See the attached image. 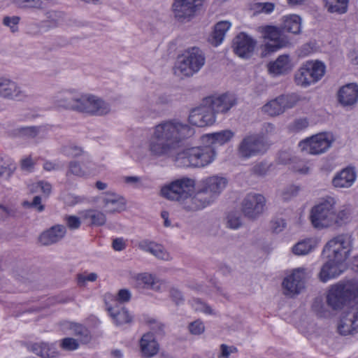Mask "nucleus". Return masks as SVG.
Wrapping results in <instances>:
<instances>
[{
  "instance_id": "nucleus-1",
  "label": "nucleus",
  "mask_w": 358,
  "mask_h": 358,
  "mask_svg": "<svg viewBox=\"0 0 358 358\" xmlns=\"http://www.w3.org/2000/svg\"><path fill=\"white\" fill-rule=\"evenodd\" d=\"M194 134V128L178 119L164 120L153 127L147 150L155 158H175L180 143Z\"/></svg>"
},
{
  "instance_id": "nucleus-2",
  "label": "nucleus",
  "mask_w": 358,
  "mask_h": 358,
  "mask_svg": "<svg viewBox=\"0 0 358 358\" xmlns=\"http://www.w3.org/2000/svg\"><path fill=\"white\" fill-rule=\"evenodd\" d=\"M358 284L352 282L338 283L332 285L327 295V304L334 310H340L345 307L341 317L338 331L343 336L358 333Z\"/></svg>"
},
{
  "instance_id": "nucleus-3",
  "label": "nucleus",
  "mask_w": 358,
  "mask_h": 358,
  "mask_svg": "<svg viewBox=\"0 0 358 358\" xmlns=\"http://www.w3.org/2000/svg\"><path fill=\"white\" fill-rule=\"evenodd\" d=\"M348 218L346 210L336 212L334 198L329 196L315 205L310 214L313 226L317 229L327 228L334 225L341 226Z\"/></svg>"
},
{
  "instance_id": "nucleus-4",
  "label": "nucleus",
  "mask_w": 358,
  "mask_h": 358,
  "mask_svg": "<svg viewBox=\"0 0 358 358\" xmlns=\"http://www.w3.org/2000/svg\"><path fill=\"white\" fill-rule=\"evenodd\" d=\"M227 183L226 178L218 176L202 179L198 185L196 193L192 199L191 205L187 208L199 210L210 205L220 195Z\"/></svg>"
},
{
  "instance_id": "nucleus-5",
  "label": "nucleus",
  "mask_w": 358,
  "mask_h": 358,
  "mask_svg": "<svg viewBox=\"0 0 358 358\" xmlns=\"http://www.w3.org/2000/svg\"><path fill=\"white\" fill-rule=\"evenodd\" d=\"M216 156L214 147L210 145L186 148L175 156V163L180 167H204L212 163Z\"/></svg>"
},
{
  "instance_id": "nucleus-6",
  "label": "nucleus",
  "mask_w": 358,
  "mask_h": 358,
  "mask_svg": "<svg viewBox=\"0 0 358 358\" xmlns=\"http://www.w3.org/2000/svg\"><path fill=\"white\" fill-rule=\"evenodd\" d=\"M194 186V181L188 178L176 180L161 189V195L172 201H177L183 204V208L187 211H196L187 208L192 203V192Z\"/></svg>"
},
{
  "instance_id": "nucleus-7",
  "label": "nucleus",
  "mask_w": 358,
  "mask_h": 358,
  "mask_svg": "<svg viewBox=\"0 0 358 358\" xmlns=\"http://www.w3.org/2000/svg\"><path fill=\"white\" fill-rule=\"evenodd\" d=\"M259 31L264 39L268 40L261 46V57H266L290 44L288 37L282 34L281 27L272 25L260 27Z\"/></svg>"
},
{
  "instance_id": "nucleus-8",
  "label": "nucleus",
  "mask_w": 358,
  "mask_h": 358,
  "mask_svg": "<svg viewBox=\"0 0 358 358\" xmlns=\"http://www.w3.org/2000/svg\"><path fill=\"white\" fill-rule=\"evenodd\" d=\"M352 237L350 234H339L325 245L322 254L327 258H334L338 262H344L351 250Z\"/></svg>"
},
{
  "instance_id": "nucleus-9",
  "label": "nucleus",
  "mask_w": 358,
  "mask_h": 358,
  "mask_svg": "<svg viewBox=\"0 0 358 358\" xmlns=\"http://www.w3.org/2000/svg\"><path fill=\"white\" fill-rule=\"evenodd\" d=\"M206 57L197 47L187 48L179 57L177 70L185 76H192L204 65Z\"/></svg>"
},
{
  "instance_id": "nucleus-10",
  "label": "nucleus",
  "mask_w": 358,
  "mask_h": 358,
  "mask_svg": "<svg viewBox=\"0 0 358 358\" xmlns=\"http://www.w3.org/2000/svg\"><path fill=\"white\" fill-rule=\"evenodd\" d=\"M267 150V145L264 138L258 134H252L245 136L236 148V155L242 160L264 155Z\"/></svg>"
},
{
  "instance_id": "nucleus-11",
  "label": "nucleus",
  "mask_w": 358,
  "mask_h": 358,
  "mask_svg": "<svg viewBox=\"0 0 358 358\" xmlns=\"http://www.w3.org/2000/svg\"><path fill=\"white\" fill-rule=\"evenodd\" d=\"M301 100V96L296 93L281 94L264 104L262 111L271 117L278 116L294 108Z\"/></svg>"
},
{
  "instance_id": "nucleus-12",
  "label": "nucleus",
  "mask_w": 358,
  "mask_h": 358,
  "mask_svg": "<svg viewBox=\"0 0 358 358\" xmlns=\"http://www.w3.org/2000/svg\"><path fill=\"white\" fill-rule=\"evenodd\" d=\"M331 141L326 133H321L301 141L299 146L301 151L310 155H320L327 151Z\"/></svg>"
},
{
  "instance_id": "nucleus-13",
  "label": "nucleus",
  "mask_w": 358,
  "mask_h": 358,
  "mask_svg": "<svg viewBox=\"0 0 358 358\" xmlns=\"http://www.w3.org/2000/svg\"><path fill=\"white\" fill-rule=\"evenodd\" d=\"M265 197L260 194H248L242 201V211L245 216L255 219L264 211Z\"/></svg>"
},
{
  "instance_id": "nucleus-14",
  "label": "nucleus",
  "mask_w": 358,
  "mask_h": 358,
  "mask_svg": "<svg viewBox=\"0 0 358 358\" xmlns=\"http://www.w3.org/2000/svg\"><path fill=\"white\" fill-rule=\"evenodd\" d=\"M203 103L208 106L215 114L226 113L236 103V98L231 94H223L220 96H211L205 98Z\"/></svg>"
},
{
  "instance_id": "nucleus-15",
  "label": "nucleus",
  "mask_w": 358,
  "mask_h": 358,
  "mask_svg": "<svg viewBox=\"0 0 358 358\" xmlns=\"http://www.w3.org/2000/svg\"><path fill=\"white\" fill-rule=\"evenodd\" d=\"M203 0H174L172 5L174 17L178 21H189Z\"/></svg>"
},
{
  "instance_id": "nucleus-16",
  "label": "nucleus",
  "mask_w": 358,
  "mask_h": 358,
  "mask_svg": "<svg viewBox=\"0 0 358 358\" xmlns=\"http://www.w3.org/2000/svg\"><path fill=\"white\" fill-rule=\"evenodd\" d=\"M306 279V273L304 268L294 269L292 274L286 277L282 282L285 294L286 295L299 294L305 287Z\"/></svg>"
},
{
  "instance_id": "nucleus-17",
  "label": "nucleus",
  "mask_w": 358,
  "mask_h": 358,
  "mask_svg": "<svg viewBox=\"0 0 358 358\" xmlns=\"http://www.w3.org/2000/svg\"><path fill=\"white\" fill-rule=\"evenodd\" d=\"M0 97L14 101H22L27 97L25 92L14 80L0 76Z\"/></svg>"
},
{
  "instance_id": "nucleus-18",
  "label": "nucleus",
  "mask_w": 358,
  "mask_h": 358,
  "mask_svg": "<svg viewBox=\"0 0 358 358\" xmlns=\"http://www.w3.org/2000/svg\"><path fill=\"white\" fill-rule=\"evenodd\" d=\"M256 45V40L245 33L241 32L233 39L232 48L238 57L249 58L252 55Z\"/></svg>"
},
{
  "instance_id": "nucleus-19",
  "label": "nucleus",
  "mask_w": 358,
  "mask_h": 358,
  "mask_svg": "<svg viewBox=\"0 0 358 358\" xmlns=\"http://www.w3.org/2000/svg\"><path fill=\"white\" fill-rule=\"evenodd\" d=\"M202 106L193 109L189 115V122L199 127L212 125L215 122V114L208 106L202 103Z\"/></svg>"
},
{
  "instance_id": "nucleus-20",
  "label": "nucleus",
  "mask_w": 358,
  "mask_h": 358,
  "mask_svg": "<svg viewBox=\"0 0 358 358\" xmlns=\"http://www.w3.org/2000/svg\"><path fill=\"white\" fill-rule=\"evenodd\" d=\"M78 94L74 90H64L57 92L52 99L54 107L74 111Z\"/></svg>"
},
{
  "instance_id": "nucleus-21",
  "label": "nucleus",
  "mask_w": 358,
  "mask_h": 358,
  "mask_svg": "<svg viewBox=\"0 0 358 358\" xmlns=\"http://www.w3.org/2000/svg\"><path fill=\"white\" fill-rule=\"evenodd\" d=\"M106 308L116 326L119 327L132 323L134 316L126 307L117 302H115V304L106 303Z\"/></svg>"
},
{
  "instance_id": "nucleus-22",
  "label": "nucleus",
  "mask_w": 358,
  "mask_h": 358,
  "mask_svg": "<svg viewBox=\"0 0 358 358\" xmlns=\"http://www.w3.org/2000/svg\"><path fill=\"white\" fill-rule=\"evenodd\" d=\"M337 99L343 107H354L358 101V85L348 83L340 87Z\"/></svg>"
},
{
  "instance_id": "nucleus-23",
  "label": "nucleus",
  "mask_w": 358,
  "mask_h": 358,
  "mask_svg": "<svg viewBox=\"0 0 358 358\" xmlns=\"http://www.w3.org/2000/svg\"><path fill=\"white\" fill-rule=\"evenodd\" d=\"M102 208L108 214L120 213L125 208V201L120 195L111 192L103 193L101 198Z\"/></svg>"
},
{
  "instance_id": "nucleus-24",
  "label": "nucleus",
  "mask_w": 358,
  "mask_h": 358,
  "mask_svg": "<svg viewBox=\"0 0 358 358\" xmlns=\"http://www.w3.org/2000/svg\"><path fill=\"white\" fill-rule=\"evenodd\" d=\"M140 352L143 358H150L156 355L159 350V345L156 341L153 333L148 332L144 334L140 341Z\"/></svg>"
},
{
  "instance_id": "nucleus-25",
  "label": "nucleus",
  "mask_w": 358,
  "mask_h": 358,
  "mask_svg": "<svg viewBox=\"0 0 358 358\" xmlns=\"http://www.w3.org/2000/svg\"><path fill=\"white\" fill-rule=\"evenodd\" d=\"M327 259L328 261L323 265L320 273V278L324 282L340 275L343 271V262H338L334 258Z\"/></svg>"
},
{
  "instance_id": "nucleus-26",
  "label": "nucleus",
  "mask_w": 358,
  "mask_h": 358,
  "mask_svg": "<svg viewBox=\"0 0 358 358\" xmlns=\"http://www.w3.org/2000/svg\"><path fill=\"white\" fill-rule=\"evenodd\" d=\"M357 175L354 167H347L336 173L332 180L335 187L348 188L355 181Z\"/></svg>"
},
{
  "instance_id": "nucleus-27",
  "label": "nucleus",
  "mask_w": 358,
  "mask_h": 358,
  "mask_svg": "<svg viewBox=\"0 0 358 358\" xmlns=\"http://www.w3.org/2000/svg\"><path fill=\"white\" fill-rule=\"evenodd\" d=\"M66 232V229L64 225L57 224L43 232L39 241L44 245H50L59 241L65 236Z\"/></svg>"
},
{
  "instance_id": "nucleus-28",
  "label": "nucleus",
  "mask_w": 358,
  "mask_h": 358,
  "mask_svg": "<svg viewBox=\"0 0 358 358\" xmlns=\"http://www.w3.org/2000/svg\"><path fill=\"white\" fill-rule=\"evenodd\" d=\"M138 246L142 250L150 252L159 259L165 261L171 259L170 254L164 248L155 242L143 240L139 243Z\"/></svg>"
},
{
  "instance_id": "nucleus-29",
  "label": "nucleus",
  "mask_w": 358,
  "mask_h": 358,
  "mask_svg": "<svg viewBox=\"0 0 358 358\" xmlns=\"http://www.w3.org/2000/svg\"><path fill=\"white\" fill-rule=\"evenodd\" d=\"M291 63L287 55H280L274 62L268 64V72L274 76L286 74L291 70Z\"/></svg>"
},
{
  "instance_id": "nucleus-30",
  "label": "nucleus",
  "mask_w": 358,
  "mask_h": 358,
  "mask_svg": "<svg viewBox=\"0 0 358 358\" xmlns=\"http://www.w3.org/2000/svg\"><path fill=\"white\" fill-rule=\"evenodd\" d=\"M234 136V132L229 129L208 134L202 136L203 142L208 143L213 147L214 144L223 145Z\"/></svg>"
},
{
  "instance_id": "nucleus-31",
  "label": "nucleus",
  "mask_w": 358,
  "mask_h": 358,
  "mask_svg": "<svg viewBox=\"0 0 358 358\" xmlns=\"http://www.w3.org/2000/svg\"><path fill=\"white\" fill-rule=\"evenodd\" d=\"M281 29L282 32H288L292 34H300L301 32L302 20L298 15H289L283 17Z\"/></svg>"
},
{
  "instance_id": "nucleus-32",
  "label": "nucleus",
  "mask_w": 358,
  "mask_h": 358,
  "mask_svg": "<svg viewBox=\"0 0 358 358\" xmlns=\"http://www.w3.org/2000/svg\"><path fill=\"white\" fill-rule=\"evenodd\" d=\"M29 350L43 358H54L57 355L55 348L45 342L34 343L30 345Z\"/></svg>"
},
{
  "instance_id": "nucleus-33",
  "label": "nucleus",
  "mask_w": 358,
  "mask_h": 358,
  "mask_svg": "<svg viewBox=\"0 0 358 358\" xmlns=\"http://www.w3.org/2000/svg\"><path fill=\"white\" fill-rule=\"evenodd\" d=\"M231 27V23L229 21H220L215 24L214 30L209 38V41L214 46H217L224 40L226 32Z\"/></svg>"
},
{
  "instance_id": "nucleus-34",
  "label": "nucleus",
  "mask_w": 358,
  "mask_h": 358,
  "mask_svg": "<svg viewBox=\"0 0 358 358\" xmlns=\"http://www.w3.org/2000/svg\"><path fill=\"white\" fill-rule=\"evenodd\" d=\"M143 101L148 107L155 110L157 108L168 104L170 102V99L166 94L152 92L147 94L144 97Z\"/></svg>"
},
{
  "instance_id": "nucleus-35",
  "label": "nucleus",
  "mask_w": 358,
  "mask_h": 358,
  "mask_svg": "<svg viewBox=\"0 0 358 358\" xmlns=\"http://www.w3.org/2000/svg\"><path fill=\"white\" fill-rule=\"evenodd\" d=\"M110 111L109 105L97 96L92 95L90 114L92 115H104Z\"/></svg>"
},
{
  "instance_id": "nucleus-36",
  "label": "nucleus",
  "mask_w": 358,
  "mask_h": 358,
  "mask_svg": "<svg viewBox=\"0 0 358 358\" xmlns=\"http://www.w3.org/2000/svg\"><path fill=\"white\" fill-rule=\"evenodd\" d=\"M12 2L20 8H34L41 10L48 3H55V0H12Z\"/></svg>"
},
{
  "instance_id": "nucleus-37",
  "label": "nucleus",
  "mask_w": 358,
  "mask_h": 358,
  "mask_svg": "<svg viewBox=\"0 0 358 358\" xmlns=\"http://www.w3.org/2000/svg\"><path fill=\"white\" fill-rule=\"evenodd\" d=\"M316 242L313 238H307L298 242L292 248V252L296 255H306L313 251Z\"/></svg>"
},
{
  "instance_id": "nucleus-38",
  "label": "nucleus",
  "mask_w": 358,
  "mask_h": 358,
  "mask_svg": "<svg viewBox=\"0 0 358 358\" xmlns=\"http://www.w3.org/2000/svg\"><path fill=\"white\" fill-rule=\"evenodd\" d=\"M328 12L343 14L347 11L348 0H323Z\"/></svg>"
},
{
  "instance_id": "nucleus-39",
  "label": "nucleus",
  "mask_w": 358,
  "mask_h": 358,
  "mask_svg": "<svg viewBox=\"0 0 358 358\" xmlns=\"http://www.w3.org/2000/svg\"><path fill=\"white\" fill-rule=\"evenodd\" d=\"M308 72L315 80V83L320 80L324 75L325 66L321 62H310L305 64Z\"/></svg>"
},
{
  "instance_id": "nucleus-40",
  "label": "nucleus",
  "mask_w": 358,
  "mask_h": 358,
  "mask_svg": "<svg viewBox=\"0 0 358 358\" xmlns=\"http://www.w3.org/2000/svg\"><path fill=\"white\" fill-rule=\"evenodd\" d=\"M83 216L86 219L91 220V224L95 226H102L106 222V215L101 211L95 209H89L84 212Z\"/></svg>"
},
{
  "instance_id": "nucleus-41",
  "label": "nucleus",
  "mask_w": 358,
  "mask_h": 358,
  "mask_svg": "<svg viewBox=\"0 0 358 358\" xmlns=\"http://www.w3.org/2000/svg\"><path fill=\"white\" fill-rule=\"evenodd\" d=\"M295 82L298 85L302 87H307L313 83H315V80L313 78L305 65L296 73Z\"/></svg>"
},
{
  "instance_id": "nucleus-42",
  "label": "nucleus",
  "mask_w": 358,
  "mask_h": 358,
  "mask_svg": "<svg viewBox=\"0 0 358 358\" xmlns=\"http://www.w3.org/2000/svg\"><path fill=\"white\" fill-rule=\"evenodd\" d=\"M92 95L78 94L75 110L78 113L90 114Z\"/></svg>"
},
{
  "instance_id": "nucleus-43",
  "label": "nucleus",
  "mask_w": 358,
  "mask_h": 358,
  "mask_svg": "<svg viewBox=\"0 0 358 358\" xmlns=\"http://www.w3.org/2000/svg\"><path fill=\"white\" fill-rule=\"evenodd\" d=\"M46 21L50 23L49 27H57L64 18L63 13L57 10H48L45 13Z\"/></svg>"
},
{
  "instance_id": "nucleus-44",
  "label": "nucleus",
  "mask_w": 358,
  "mask_h": 358,
  "mask_svg": "<svg viewBox=\"0 0 358 358\" xmlns=\"http://www.w3.org/2000/svg\"><path fill=\"white\" fill-rule=\"evenodd\" d=\"M71 329L73 331L76 336L80 337L83 342L87 343L90 341V332L85 326L75 323L71 324Z\"/></svg>"
},
{
  "instance_id": "nucleus-45",
  "label": "nucleus",
  "mask_w": 358,
  "mask_h": 358,
  "mask_svg": "<svg viewBox=\"0 0 358 358\" xmlns=\"http://www.w3.org/2000/svg\"><path fill=\"white\" fill-rule=\"evenodd\" d=\"M62 152L68 157H77L83 154V150L80 147L69 144L62 148Z\"/></svg>"
},
{
  "instance_id": "nucleus-46",
  "label": "nucleus",
  "mask_w": 358,
  "mask_h": 358,
  "mask_svg": "<svg viewBox=\"0 0 358 358\" xmlns=\"http://www.w3.org/2000/svg\"><path fill=\"white\" fill-rule=\"evenodd\" d=\"M20 17L18 16H6L3 19V25L8 27L13 33L18 31V24L20 22Z\"/></svg>"
},
{
  "instance_id": "nucleus-47",
  "label": "nucleus",
  "mask_w": 358,
  "mask_h": 358,
  "mask_svg": "<svg viewBox=\"0 0 358 358\" xmlns=\"http://www.w3.org/2000/svg\"><path fill=\"white\" fill-rule=\"evenodd\" d=\"M39 131L40 127L36 126L21 127L18 130L20 136L27 138H34L39 134Z\"/></svg>"
},
{
  "instance_id": "nucleus-48",
  "label": "nucleus",
  "mask_w": 358,
  "mask_h": 358,
  "mask_svg": "<svg viewBox=\"0 0 358 358\" xmlns=\"http://www.w3.org/2000/svg\"><path fill=\"white\" fill-rule=\"evenodd\" d=\"M73 174L76 176L82 177L85 176V173L80 166V164L76 161H71L69 164V169L66 172V176Z\"/></svg>"
},
{
  "instance_id": "nucleus-49",
  "label": "nucleus",
  "mask_w": 358,
  "mask_h": 358,
  "mask_svg": "<svg viewBox=\"0 0 358 358\" xmlns=\"http://www.w3.org/2000/svg\"><path fill=\"white\" fill-rule=\"evenodd\" d=\"M188 329L192 334L200 335L203 333L205 330V326L202 321L197 320L191 322L189 324Z\"/></svg>"
},
{
  "instance_id": "nucleus-50",
  "label": "nucleus",
  "mask_w": 358,
  "mask_h": 358,
  "mask_svg": "<svg viewBox=\"0 0 358 358\" xmlns=\"http://www.w3.org/2000/svg\"><path fill=\"white\" fill-rule=\"evenodd\" d=\"M61 347L65 350H75L78 348V341L73 338H65L61 341Z\"/></svg>"
},
{
  "instance_id": "nucleus-51",
  "label": "nucleus",
  "mask_w": 358,
  "mask_h": 358,
  "mask_svg": "<svg viewBox=\"0 0 358 358\" xmlns=\"http://www.w3.org/2000/svg\"><path fill=\"white\" fill-rule=\"evenodd\" d=\"M22 205L24 207L36 208L38 212H42L45 208L44 206L41 204V198L40 196H34L31 202L27 201H24Z\"/></svg>"
},
{
  "instance_id": "nucleus-52",
  "label": "nucleus",
  "mask_w": 358,
  "mask_h": 358,
  "mask_svg": "<svg viewBox=\"0 0 358 358\" xmlns=\"http://www.w3.org/2000/svg\"><path fill=\"white\" fill-rule=\"evenodd\" d=\"M13 173V168L6 165L0 158V179L8 180Z\"/></svg>"
},
{
  "instance_id": "nucleus-53",
  "label": "nucleus",
  "mask_w": 358,
  "mask_h": 358,
  "mask_svg": "<svg viewBox=\"0 0 358 358\" xmlns=\"http://www.w3.org/2000/svg\"><path fill=\"white\" fill-rule=\"evenodd\" d=\"M137 280L143 284L145 287L152 288L154 285V278L152 275L148 273L141 274L138 276Z\"/></svg>"
},
{
  "instance_id": "nucleus-54",
  "label": "nucleus",
  "mask_w": 358,
  "mask_h": 358,
  "mask_svg": "<svg viewBox=\"0 0 358 358\" xmlns=\"http://www.w3.org/2000/svg\"><path fill=\"white\" fill-rule=\"evenodd\" d=\"M268 170V166L266 162H261L257 164H255L252 169V171L254 174L259 176H262L266 175Z\"/></svg>"
},
{
  "instance_id": "nucleus-55",
  "label": "nucleus",
  "mask_w": 358,
  "mask_h": 358,
  "mask_svg": "<svg viewBox=\"0 0 358 358\" xmlns=\"http://www.w3.org/2000/svg\"><path fill=\"white\" fill-rule=\"evenodd\" d=\"M131 299V292L129 291V289H120L115 300L114 301V304H115V302L117 303H125L128 302Z\"/></svg>"
},
{
  "instance_id": "nucleus-56",
  "label": "nucleus",
  "mask_w": 358,
  "mask_h": 358,
  "mask_svg": "<svg viewBox=\"0 0 358 358\" xmlns=\"http://www.w3.org/2000/svg\"><path fill=\"white\" fill-rule=\"evenodd\" d=\"M65 220L70 229H77L81 224L80 218L75 215L66 216Z\"/></svg>"
},
{
  "instance_id": "nucleus-57",
  "label": "nucleus",
  "mask_w": 358,
  "mask_h": 358,
  "mask_svg": "<svg viewBox=\"0 0 358 358\" xmlns=\"http://www.w3.org/2000/svg\"><path fill=\"white\" fill-rule=\"evenodd\" d=\"M97 274L95 273H91L87 276H85L83 274H78V284L79 286H84L86 281L94 282L97 279Z\"/></svg>"
},
{
  "instance_id": "nucleus-58",
  "label": "nucleus",
  "mask_w": 358,
  "mask_h": 358,
  "mask_svg": "<svg viewBox=\"0 0 358 358\" xmlns=\"http://www.w3.org/2000/svg\"><path fill=\"white\" fill-rule=\"evenodd\" d=\"M194 302L198 305V307H196V310H199L201 311H203V313L209 315H214L215 313L213 312V310L211 308L210 306H209L206 303L203 302L200 299H194Z\"/></svg>"
},
{
  "instance_id": "nucleus-59",
  "label": "nucleus",
  "mask_w": 358,
  "mask_h": 358,
  "mask_svg": "<svg viewBox=\"0 0 358 358\" xmlns=\"http://www.w3.org/2000/svg\"><path fill=\"white\" fill-rule=\"evenodd\" d=\"M308 121L306 118H300L293 122V129L296 131H301L308 127Z\"/></svg>"
},
{
  "instance_id": "nucleus-60",
  "label": "nucleus",
  "mask_w": 358,
  "mask_h": 358,
  "mask_svg": "<svg viewBox=\"0 0 358 358\" xmlns=\"http://www.w3.org/2000/svg\"><path fill=\"white\" fill-rule=\"evenodd\" d=\"M286 227V222L282 218H278L272 221V229L274 232L279 233Z\"/></svg>"
},
{
  "instance_id": "nucleus-61",
  "label": "nucleus",
  "mask_w": 358,
  "mask_h": 358,
  "mask_svg": "<svg viewBox=\"0 0 358 358\" xmlns=\"http://www.w3.org/2000/svg\"><path fill=\"white\" fill-rule=\"evenodd\" d=\"M227 219L228 226L231 229H238L241 225L240 218L238 217L235 216L234 215L229 214L227 217Z\"/></svg>"
},
{
  "instance_id": "nucleus-62",
  "label": "nucleus",
  "mask_w": 358,
  "mask_h": 358,
  "mask_svg": "<svg viewBox=\"0 0 358 358\" xmlns=\"http://www.w3.org/2000/svg\"><path fill=\"white\" fill-rule=\"evenodd\" d=\"M170 296L176 304H179L184 301L181 292L176 288L170 289Z\"/></svg>"
},
{
  "instance_id": "nucleus-63",
  "label": "nucleus",
  "mask_w": 358,
  "mask_h": 358,
  "mask_svg": "<svg viewBox=\"0 0 358 358\" xmlns=\"http://www.w3.org/2000/svg\"><path fill=\"white\" fill-rule=\"evenodd\" d=\"M294 171L301 174H306L309 171V167L302 161L296 162L292 168Z\"/></svg>"
},
{
  "instance_id": "nucleus-64",
  "label": "nucleus",
  "mask_w": 358,
  "mask_h": 358,
  "mask_svg": "<svg viewBox=\"0 0 358 358\" xmlns=\"http://www.w3.org/2000/svg\"><path fill=\"white\" fill-rule=\"evenodd\" d=\"M126 247V244L122 238H117L113 241V248L116 251H122Z\"/></svg>"
}]
</instances>
